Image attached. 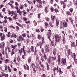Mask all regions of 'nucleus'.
Wrapping results in <instances>:
<instances>
[{
    "mask_svg": "<svg viewBox=\"0 0 77 77\" xmlns=\"http://www.w3.org/2000/svg\"><path fill=\"white\" fill-rule=\"evenodd\" d=\"M53 53V54H54V56H55L56 54V50H54Z\"/></svg>",
    "mask_w": 77,
    "mask_h": 77,
    "instance_id": "bb28decb",
    "label": "nucleus"
},
{
    "mask_svg": "<svg viewBox=\"0 0 77 77\" xmlns=\"http://www.w3.org/2000/svg\"><path fill=\"white\" fill-rule=\"evenodd\" d=\"M51 59L52 60V61H53V60H55L56 59V57H51Z\"/></svg>",
    "mask_w": 77,
    "mask_h": 77,
    "instance_id": "dca6fc26",
    "label": "nucleus"
},
{
    "mask_svg": "<svg viewBox=\"0 0 77 77\" xmlns=\"http://www.w3.org/2000/svg\"><path fill=\"white\" fill-rule=\"evenodd\" d=\"M44 54V58L45 59V60L47 59V58L46 57V55L45 54Z\"/></svg>",
    "mask_w": 77,
    "mask_h": 77,
    "instance_id": "ea45409f",
    "label": "nucleus"
},
{
    "mask_svg": "<svg viewBox=\"0 0 77 77\" xmlns=\"http://www.w3.org/2000/svg\"><path fill=\"white\" fill-rule=\"evenodd\" d=\"M61 5H64V4H65V3H64V2L63 1H61Z\"/></svg>",
    "mask_w": 77,
    "mask_h": 77,
    "instance_id": "6e6d98bb",
    "label": "nucleus"
},
{
    "mask_svg": "<svg viewBox=\"0 0 77 77\" xmlns=\"http://www.w3.org/2000/svg\"><path fill=\"white\" fill-rule=\"evenodd\" d=\"M63 27H66L68 26V23L65 22H63Z\"/></svg>",
    "mask_w": 77,
    "mask_h": 77,
    "instance_id": "39448f33",
    "label": "nucleus"
},
{
    "mask_svg": "<svg viewBox=\"0 0 77 77\" xmlns=\"http://www.w3.org/2000/svg\"><path fill=\"white\" fill-rule=\"evenodd\" d=\"M77 5V0H76L75 3L74 4V5L75 6H76Z\"/></svg>",
    "mask_w": 77,
    "mask_h": 77,
    "instance_id": "09e8293b",
    "label": "nucleus"
},
{
    "mask_svg": "<svg viewBox=\"0 0 77 77\" xmlns=\"http://www.w3.org/2000/svg\"><path fill=\"white\" fill-rule=\"evenodd\" d=\"M37 47H39V46L40 47V48H42V44L41 43H38V44H37Z\"/></svg>",
    "mask_w": 77,
    "mask_h": 77,
    "instance_id": "6ab92c4d",
    "label": "nucleus"
},
{
    "mask_svg": "<svg viewBox=\"0 0 77 77\" xmlns=\"http://www.w3.org/2000/svg\"><path fill=\"white\" fill-rule=\"evenodd\" d=\"M11 33H10V32H8V34H7V36H8V38H9V37H10V34Z\"/></svg>",
    "mask_w": 77,
    "mask_h": 77,
    "instance_id": "c9c22d12",
    "label": "nucleus"
},
{
    "mask_svg": "<svg viewBox=\"0 0 77 77\" xmlns=\"http://www.w3.org/2000/svg\"><path fill=\"white\" fill-rule=\"evenodd\" d=\"M26 66H27V67H26V66H23L24 69H27V70L29 71V66L27 65V64L26 65Z\"/></svg>",
    "mask_w": 77,
    "mask_h": 77,
    "instance_id": "1a4fd4ad",
    "label": "nucleus"
},
{
    "mask_svg": "<svg viewBox=\"0 0 77 77\" xmlns=\"http://www.w3.org/2000/svg\"><path fill=\"white\" fill-rule=\"evenodd\" d=\"M31 51L32 52V53H33L34 52V50H35V49L34 48V47L33 46H32L31 47Z\"/></svg>",
    "mask_w": 77,
    "mask_h": 77,
    "instance_id": "9d476101",
    "label": "nucleus"
},
{
    "mask_svg": "<svg viewBox=\"0 0 77 77\" xmlns=\"http://www.w3.org/2000/svg\"><path fill=\"white\" fill-rule=\"evenodd\" d=\"M3 29V27L0 25V29Z\"/></svg>",
    "mask_w": 77,
    "mask_h": 77,
    "instance_id": "338daca9",
    "label": "nucleus"
},
{
    "mask_svg": "<svg viewBox=\"0 0 77 77\" xmlns=\"http://www.w3.org/2000/svg\"><path fill=\"white\" fill-rule=\"evenodd\" d=\"M74 46L75 48H76V46H75V43L73 42L72 43L71 46L72 47H74Z\"/></svg>",
    "mask_w": 77,
    "mask_h": 77,
    "instance_id": "ddd939ff",
    "label": "nucleus"
},
{
    "mask_svg": "<svg viewBox=\"0 0 77 77\" xmlns=\"http://www.w3.org/2000/svg\"><path fill=\"white\" fill-rule=\"evenodd\" d=\"M17 14V12H14L13 11H11V14H12V15L11 16L12 17L13 15H15V14Z\"/></svg>",
    "mask_w": 77,
    "mask_h": 77,
    "instance_id": "a211bd4d",
    "label": "nucleus"
},
{
    "mask_svg": "<svg viewBox=\"0 0 77 77\" xmlns=\"http://www.w3.org/2000/svg\"><path fill=\"white\" fill-rule=\"evenodd\" d=\"M65 8H66V4H64L63 5V8L64 9H65Z\"/></svg>",
    "mask_w": 77,
    "mask_h": 77,
    "instance_id": "8fccbe9b",
    "label": "nucleus"
},
{
    "mask_svg": "<svg viewBox=\"0 0 77 77\" xmlns=\"http://www.w3.org/2000/svg\"><path fill=\"white\" fill-rule=\"evenodd\" d=\"M5 70H7L8 69V66L6 65H5Z\"/></svg>",
    "mask_w": 77,
    "mask_h": 77,
    "instance_id": "e433bc0d",
    "label": "nucleus"
},
{
    "mask_svg": "<svg viewBox=\"0 0 77 77\" xmlns=\"http://www.w3.org/2000/svg\"><path fill=\"white\" fill-rule=\"evenodd\" d=\"M19 39L21 40V41H24V38H23V37L21 35L19 36Z\"/></svg>",
    "mask_w": 77,
    "mask_h": 77,
    "instance_id": "2eb2a0df",
    "label": "nucleus"
},
{
    "mask_svg": "<svg viewBox=\"0 0 77 77\" xmlns=\"http://www.w3.org/2000/svg\"><path fill=\"white\" fill-rule=\"evenodd\" d=\"M14 38H17V35H16V34H15L14 35Z\"/></svg>",
    "mask_w": 77,
    "mask_h": 77,
    "instance_id": "69168bd1",
    "label": "nucleus"
},
{
    "mask_svg": "<svg viewBox=\"0 0 77 77\" xmlns=\"http://www.w3.org/2000/svg\"><path fill=\"white\" fill-rule=\"evenodd\" d=\"M41 59L42 61V62H44V58H43V57L42 56L41 57Z\"/></svg>",
    "mask_w": 77,
    "mask_h": 77,
    "instance_id": "864d4df0",
    "label": "nucleus"
},
{
    "mask_svg": "<svg viewBox=\"0 0 77 77\" xmlns=\"http://www.w3.org/2000/svg\"><path fill=\"white\" fill-rule=\"evenodd\" d=\"M41 67H42V69L43 71H45V69H44L45 68V67L44 66L42 65H41Z\"/></svg>",
    "mask_w": 77,
    "mask_h": 77,
    "instance_id": "f3484780",
    "label": "nucleus"
},
{
    "mask_svg": "<svg viewBox=\"0 0 77 77\" xmlns=\"http://www.w3.org/2000/svg\"><path fill=\"white\" fill-rule=\"evenodd\" d=\"M72 57L75 60L76 59V54L75 53L73 54L72 55Z\"/></svg>",
    "mask_w": 77,
    "mask_h": 77,
    "instance_id": "423d86ee",
    "label": "nucleus"
},
{
    "mask_svg": "<svg viewBox=\"0 0 77 77\" xmlns=\"http://www.w3.org/2000/svg\"><path fill=\"white\" fill-rule=\"evenodd\" d=\"M22 36H23V37H26V36H27V35L26 34V33H25L24 34H22Z\"/></svg>",
    "mask_w": 77,
    "mask_h": 77,
    "instance_id": "7c9ffc66",
    "label": "nucleus"
},
{
    "mask_svg": "<svg viewBox=\"0 0 77 77\" xmlns=\"http://www.w3.org/2000/svg\"><path fill=\"white\" fill-rule=\"evenodd\" d=\"M5 63H8L9 62V59H6L5 60Z\"/></svg>",
    "mask_w": 77,
    "mask_h": 77,
    "instance_id": "4be33fe9",
    "label": "nucleus"
},
{
    "mask_svg": "<svg viewBox=\"0 0 77 77\" xmlns=\"http://www.w3.org/2000/svg\"><path fill=\"white\" fill-rule=\"evenodd\" d=\"M38 39H39V40H41L42 39V37L41 35H38Z\"/></svg>",
    "mask_w": 77,
    "mask_h": 77,
    "instance_id": "aec40b11",
    "label": "nucleus"
},
{
    "mask_svg": "<svg viewBox=\"0 0 77 77\" xmlns=\"http://www.w3.org/2000/svg\"><path fill=\"white\" fill-rule=\"evenodd\" d=\"M48 62L50 64L51 63V58L50 57L48 58Z\"/></svg>",
    "mask_w": 77,
    "mask_h": 77,
    "instance_id": "9b49d317",
    "label": "nucleus"
},
{
    "mask_svg": "<svg viewBox=\"0 0 77 77\" xmlns=\"http://www.w3.org/2000/svg\"><path fill=\"white\" fill-rule=\"evenodd\" d=\"M48 35H51V32L49 31L48 32Z\"/></svg>",
    "mask_w": 77,
    "mask_h": 77,
    "instance_id": "58836bf2",
    "label": "nucleus"
},
{
    "mask_svg": "<svg viewBox=\"0 0 77 77\" xmlns=\"http://www.w3.org/2000/svg\"><path fill=\"white\" fill-rule=\"evenodd\" d=\"M19 14L21 16V15H22V11H19Z\"/></svg>",
    "mask_w": 77,
    "mask_h": 77,
    "instance_id": "c03bdc74",
    "label": "nucleus"
},
{
    "mask_svg": "<svg viewBox=\"0 0 77 77\" xmlns=\"http://www.w3.org/2000/svg\"><path fill=\"white\" fill-rule=\"evenodd\" d=\"M17 13H16V14H15V16H14L13 17L14 20H16V19H17L16 17H17Z\"/></svg>",
    "mask_w": 77,
    "mask_h": 77,
    "instance_id": "4468645a",
    "label": "nucleus"
},
{
    "mask_svg": "<svg viewBox=\"0 0 77 77\" xmlns=\"http://www.w3.org/2000/svg\"><path fill=\"white\" fill-rule=\"evenodd\" d=\"M55 12H56V13H57V12H58V11L57 10V8H55L54 9Z\"/></svg>",
    "mask_w": 77,
    "mask_h": 77,
    "instance_id": "de8ad7c7",
    "label": "nucleus"
},
{
    "mask_svg": "<svg viewBox=\"0 0 77 77\" xmlns=\"http://www.w3.org/2000/svg\"><path fill=\"white\" fill-rule=\"evenodd\" d=\"M5 37L6 36H5V34H3V33H0V37H1V39L2 41H3V40H5Z\"/></svg>",
    "mask_w": 77,
    "mask_h": 77,
    "instance_id": "7ed1b4c3",
    "label": "nucleus"
},
{
    "mask_svg": "<svg viewBox=\"0 0 77 77\" xmlns=\"http://www.w3.org/2000/svg\"><path fill=\"white\" fill-rule=\"evenodd\" d=\"M42 42H44V37H42Z\"/></svg>",
    "mask_w": 77,
    "mask_h": 77,
    "instance_id": "bf43d9fd",
    "label": "nucleus"
},
{
    "mask_svg": "<svg viewBox=\"0 0 77 77\" xmlns=\"http://www.w3.org/2000/svg\"><path fill=\"white\" fill-rule=\"evenodd\" d=\"M49 24L50 26L51 27H53V25H52V23H50Z\"/></svg>",
    "mask_w": 77,
    "mask_h": 77,
    "instance_id": "5fc2aeb1",
    "label": "nucleus"
},
{
    "mask_svg": "<svg viewBox=\"0 0 77 77\" xmlns=\"http://www.w3.org/2000/svg\"><path fill=\"white\" fill-rule=\"evenodd\" d=\"M4 28H5V30H4L5 32H7V30H8L7 28L4 27Z\"/></svg>",
    "mask_w": 77,
    "mask_h": 77,
    "instance_id": "79ce46f5",
    "label": "nucleus"
},
{
    "mask_svg": "<svg viewBox=\"0 0 77 77\" xmlns=\"http://www.w3.org/2000/svg\"><path fill=\"white\" fill-rule=\"evenodd\" d=\"M35 54H36V47H35Z\"/></svg>",
    "mask_w": 77,
    "mask_h": 77,
    "instance_id": "680f3d73",
    "label": "nucleus"
},
{
    "mask_svg": "<svg viewBox=\"0 0 77 77\" xmlns=\"http://www.w3.org/2000/svg\"><path fill=\"white\" fill-rule=\"evenodd\" d=\"M36 0L38 3H41V4H42V2H41V1L40 0Z\"/></svg>",
    "mask_w": 77,
    "mask_h": 77,
    "instance_id": "a19ab883",
    "label": "nucleus"
},
{
    "mask_svg": "<svg viewBox=\"0 0 77 77\" xmlns=\"http://www.w3.org/2000/svg\"><path fill=\"white\" fill-rule=\"evenodd\" d=\"M23 53V48H21V51H20V55H21V54H22V53Z\"/></svg>",
    "mask_w": 77,
    "mask_h": 77,
    "instance_id": "13d9d810",
    "label": "nucleus"
},
{
    "mask_svg": "<svg viewBox=\"0 0 77 77\" xmlns=\"http://www.w3.org/2000/svg\"><path fill=\"white\" fill-rule=\"evenodd\" d=\"M31 67L33 68H35V63H33L31 65Z\"/></svg>",
    "mask_w": 77,
    "mask_h": 77,
    "instance_id": "f8f14e48",
    "label": "nucleus"
},
{
    "mask_svg": "<svg viewBox=\"0 0 77 77\" xmlns=\"http://www.w3.org/2000/svg\"><path fill=\"white\" fill-rule=\"evenodd\" d=\"M28 3L29 4H30L31 5L32 4V5H33V2H31L30 1H29L28 2Z\"/></svg>",
    "mask_w": 77,
    "mask_h": 77,
    "instance_id": "473e14b6",
    "label": "nucleus"
},
{
    "mask_svg": "<svg viewBox=\"0 0 77 77\" xmlns=\"http://www.w3.org/2000/svg\"><path fill=\"white\" fill-rule=\"evenodd\" d=\"M20 9H22L23 8V5H20Z\"/></svg>",
    "mask_w": 77,
    "mask_h": 77,
    "instance_id": "603ef678",
    "label": "nucleus"
},
{
    "mask_svg": "<svg viewBox=\"0 0 77 77\" xmlns=\"http://www.w3.org/2000/svg\"><path fill=\"white\" fill-rule=\"evenodd\" d=\"M47 69L48 70L50 69V67H49V65L48 64H47Z\"/></svg>",
    "mask_w": 77,
    "mask_h": 77,
    "instance_id": "f704fd0d",
    "label": "nucleus"
},
{
    "mask_svg": "<svg viewBox=\"0 0 77 77\" xmlns=\"http://www.w3.org/2000/svg\"><path fill=\"white\" fill-rule=\"evenodd\" d=\"M62 69L60 68H59V72L60 74H62L63 73V72L61 71Z\"/></svg>",
    "mask_w": 77,
    "mask_h": 77,
    "instance_id": "b1692460",
    "label": "nucleus"
},
{
    "mask_svg": "<svg viewBox=\"0 0 77 77\" xmlns=\"http://www.w3.org/2000/svg\"><path fill=\"white\" fill-rule=\"evenodd\" d=\"M61 63L63 66H64V65H66V58H63L62 59Z\"/></svg>",
    "mask_w": 77,
    "mask_h": 77,
    "instance_id": "f03ea898",
    "label": "nucleus"
},
{
    "mask_svg": "<svg viewBox=\"0 0 77 77\" xmlns=\"http://www.w3.org/2000/svg\"><path fill=\"white\" fill-rule=\"evenodd\" d=\"M53 71L54 72V75H55L56 72L58 73L59 72V69H58V67L57 66V67H55L54 68Z\"/></svg>",
    "mask_w": 77,
    "mask_h": 77,
    "instance_id": "20e7f679",
    "label": "nucleus"
},
{
    "mask_svg": "<svg viewBox=\"0 0 77 77\" xmlns=\"http://www.w3.org/2000/svg\"><path fill=\"white\" fill-rule=\"evenodd\" d=\"M16 29H17V30H20V28L18 27V26H17Z\"/></svg>",
    "mask_w": 77,
    "mask_h": 77,
    "instance_id": "774afa93",
    "label": "nucleus"
},
{
    "mask_svg": "<svg viewBox=\"0 0 77 77\" xmlns=\"http://www.w3.org/2000/svg\"><path fill=\"white\" fill-rule=\"evenodd\" d=\"M45 53H48L49 52H50V49H48V48H47L46 47L45 48Z\"/></svg>",
    "mask_w": 77,
    "mask_h": 77,
    "instance_id": "0eeeda50",
    "label": "nucleus"
},
{
    "mask_svg": "<svg viewBox=\"0 0 77 77\" xmlns=\"http://www.w3.org/2000/svg\"><path fill=\"white\" fill-rule=\"evenodd\" d=\"M42 51L43 54H45V52H44V49H43V48H42Z\"/></svg>",
    "mask_w": 77,
    "mask_h": 77,
    "instance_id": "49530a36",
    "label": "nucleus"
},
{
    "mask_svg": "<svg viewBox=\"0 0 77 77\" xmlns=\"http://www.w3.org/2000/svg\"><path fill=\"white\" fill-rule=\"evenodd\" d=\"M40 4L38 5V7L39 8H41V7H42V5H41V4H41V3H40Z\"/></svg>",
    "mask_w": 77,
    "mask_h": 77,
    "instance_id": "3c124183",
    "label": "nucleus"
},
{
    "mask_svg": "<svg viewBox=\"0 0 77 77\" xmlns=\"http://www.w3.org/2000/svg\"><path fill=\"white\" fill-rule=\"evenodd\" d=\"M8 70L9 72H11V69H10V67H9V66L8 67Z\"/></svg>",
    "mask_w": 77,
    "mask_h": 77,
    "instance_id": "2f4dec72",
    "label": "nucleus"
},
{
    "mask_svg": "<svg viewBox=\"0 0 77 77\" xmlns=\"http://www.w3.org/2000/svg\"><path fill=\"white\" fill-rule=\"evenodd\" d=\"M48 9L47 8V7H46L45 8V13H47L48 12V11L47 10Z\"/></svg>",
    "mask_w": 77,
    "mask_h": 77,
    "instance_id": "c756f323",
    "label": "nucleus"
},
{
    "mask_svg": "<svg viewBox=\"0 0 77 77\" xmlns=\"http://www.w3.org/2000/svg\"><path fill=\"white\" fill-rule=\"evenodd\" d=\"M15 9H17V11H20V8H18V7L17 6L15 7Z\"/></svg>",
    "mask_w": 77,
    "mask_h": 77,
    "instance_id": "393cba45",
    "label": "nucleus"
},
{
    "mask_svg": "<svg viewBox=\"0 0 77 77\" xmlns=\"http://www.w3.org/2000/svg\"><path fill=\"white\" fill-rule=\"evenodd\" d=\"M30 52V49H29L27 51V53H29Z\"/></svg>",
    "mask_w": 77,
    "mask_h": 77,
    "instance_id": "4d7b16f0",
    "label": "nucleus"
},
{
    "mask_svg": "<svg viewBox=\"0 0 77 77\" xmlns=\"http://www.w3.org/2000/svg\"><path fill=\"white\" fill-rule=\"evenodd\" d=\"M28 62L29 63H30L31 62V57H29L28 60Z\"/></svg>",
    "mask_w": 77,
    "mask_h": 77,
    "instance_id": "a878e982",
    "label": "nucleus"
},
{
    "mask_svg": "<svg viewBox=\"0 0 77 77\" xmlns=\"http://www.w3.org/2000/svg\"><path fill=\"white\" fill-rule=\"evenodd\" d=\"M42 77H46V75L45 74H43L42 75Z\"/></svg>",
    "mask_w": 77,
    "mask_h": 77,
    "instance_id": "e2e57ef3",
    "label": "nucleus"
},
{
    "mask_svg": "<svg viewBox=\"0 0 77 77\" xmlns=\"http://www.w3.org/2000/svg\"><path fill=\"white\" fill-rule=\"evenodd\" d=\"M23 20L24 21H27V19L26 17H24L23 18Z\"/></svg>",
    "mask_w": 77,
    "mask_h": 77,
    "instance_id": "37998d69",
    "label": "nucleus"
},
{
    "mask_svg": "<svg viewBox=\"0 0 77 77\" xmlns=\"http://www.w3.org/2000/svg\"><path fill=\"white\" fill-rule=\"evenodd\" d=\"M3 22L4 23H7V20L6 19H5V20H4Z\"/></svg>",
    "mask_w": 77,
    "mask_h": 77,
    "instance_id": "0e129e2a",
    "label": "nucleus"
},
{
    "mask_svg": "<svg viewBox=\"0 0 77 77\" xmlns=\"http://www.w3.org/2000/svg\"><path fill=\"white\" fill-rule=\"evenodd\" d=\"M51 17L52 20L53 22H54V20H56V18H55V16H54L53 17L52 16H51Z\"/></svg>",
    "mask_w": 77,
    "mask_h": 77,
    "instance_id": "6e6552de",
    "label": "nucleus"
},
{
    "mask_svg": "<svg viewBox=\"0 0 77 77\" xmlns=\"http://www.w3.org/2000/svg\"><path fill=\"white\" fill-rule=\"evenodd\" d=\"M14 50H15V49H12V52L11 54V55H13V54H14Z\"/></svg>",
    "mask_w": 77,
    "mask_h": 77,
    "instance_id": "72a5a7b5",
    "label": "nucleus"
},
{
    "mask_svg": "<svg viewBox=\"0 0 77 77\" xmlns=\"http://www.w3.org/2000/svg\"><path fill=\"white\" fill-rule=\"evenodd\" d=\"M40 16H41V14L39 13L38 14V18H41V17Z\"/></svg>",
    "mask_w": 77,
    "mask_h": 77,
    "instance_id": "a18cd8bd",
    "label": "nucleus"
},
{
    "mask_svg": "<svg viewBox=\"0 0 77 77\" xmlns=\"http://www.w3.org/2000/svg\"><path fill=\"white\" fill-rule=\"evenodd\" d=\"M7 19L9 20L10 21H12V19L11 17H8Z\"/></svg>",
    "mask_w": 77,
    "mask_h": 77,
    "instance_id": "c85d7f7f",
    "label": "nucleus"
},
{
    "mask_svg": "<svg viewBox=\"0 0 77 77\" xmlns=\"http://www.w3.org/2000/svg\"><path fill=\"white\" fill-rule=\"evenodd\" d=\"M36 59L37 60H39V56H38V55H36V56L35 57Z\"/></svg>",
    "mask_w": 77,
    "mask_h": 77,
    "instance_id": "5701e85b",
    "label": "nucleus"
},
{
    "mask_svg": "<svg viewBox=\"0 0 77 77\" xmlns=\"http://www.w3.org/2000/svg\"><path fill=\"white\" fill-rule=\"evenodd\" d=\"M6 75V74L5 73H2V77H3V76H5Z\"/></svg>",
    "mask_w": 77,
    "mask_h": 77,
    "instance_id": "052dcab7",
    "label": "nucleus"
},
{
    "mask_svg": "<svg viewBox=\"0 0 77 77\" xmlns=\"http://www.w3.org/2000/svg\"><path fill=\"white\" fill-rule=\"evenodd\" d=\"M71 54V49H69L68 51V55L69 56Z\"/></svg>",
    "mask_w": 77,
    "mask_h": 77,
    "instance_id": "412c9836",
    "label": "nucleus"
},
{
    "mask_svg": "<svg viewBox=\"0 0 77 77\" xmlns=\"http://www.w3.org/2000/svg\"><path fill=\"white\" fill-rule=\"evenodd\" d=\"M67 15H71V14L70 12H68L67 13Z\"/></svg>",
    "mask_w": 77,
    "mask_h": 77,
    "instance_id": "4c0bfd02",
    "label": "nucleus"
},
{
    "mask_svg": "<svg viewBox=\"0 0 77 77\" xmlns=\"http://www.w3.org/2000/svg\"><path fill=\"white\" fill-rule=\"evenodd\" d=\"M59 21L58 20H56V25L57 26H58V25H59Z\"/></svg>",
    "mask_w": 77,
    "mask_h": 77,
    "instance_id": "cd10ccee",
    "label": "nucleus"
},
{
    "mask_svg": "<svg viewBox=\"0 0 77 77\" xmlns=\"http://www.w3.org/2000/svg\"><path fill=\"white\" fill-rule=\"evenodd\" d=\"M59 35L58 34H57L55 35V39L56 41V42H57V41L58 42H60V41L61 40V39H62V38H61V36H58Z\"/></svg>",
    "mask_w": 77,
    "mask_h": 77,
    "instance_id": "f257e3e1",
    "label": "nucleus"
}]
</instances>
